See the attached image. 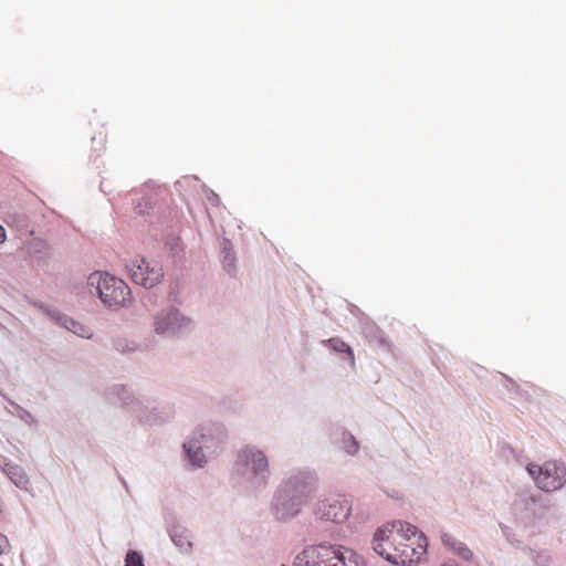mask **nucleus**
Returning a JSON list of instances; mask_svg holds the SVG:
<instances>
[{
  "mask_svg": "<svg viewBox=\"0 0 566 566\" xmlns=\"http://www.w3.org/2000/svg\"><path fill=\"white\" fill-rule=\"evenodd\" d=\"M298 511H300V509H298V507H294V506H293V509H292V510H290V511H286V512H285V504H282V507H280V505H279V504H276V515H277V518H280V520H284V518H286V517H289V516H293V515H295Z\"/></svg>",
  "mask_w": 566,
  "mask_h": 566,
  "instance_id": "dca6fc26",
  "label": "nucleus"
},
{
  "mask_svg": "<svg viewBox=\"0 0 566 566\" xmlns=\"http://www.w3.org/2000/svg\"><path fill=\"white\" fill-rule=\"evenodd\" d=\"M239 459L244 465L251 468L254 474H260L268 470V459L262 451L247 448L240 453Z\"/></svg>",
  "mask_w": 566,
  "mask_h": 566,
  "instance_id": "6e6552de",
  "label": "nucleus"
},
{
  "mask_svg": "<svg viewBox=\"0 0 566 566\" xmlns=\"http://www.w3.org/2000/svg\"><path fill=\"white\" fill-rule=\"evenodd\" d=\"M88 282L91 285H97L99 298L111 308L123 307L130 302V289L118 277L106 273H93Z\"/></svg>",
  "mask_w": 566,
  "mask_h": 566,
  "instance_id": "f03ea898",
  "label": "nucleus"
},
{
  "mask_svg": "<svg viewBox=\"0 0 566 566\" xmlns=\"http://www.w3.org/2000/svg\"><path fill=\"white\" fill-rule=\"evenodd\" d=\"M373 548L391 564L406 566L419 562L426 554L427 538L416 526L394 521L377 528Z\"/></svg>",
  "mask_w": 566,
  "mask_h": 566,
  "instance_id": "f257e3e1",
  "label": "nucleus"
},
{
  "mask_svg": "<svg viewBox=\"0 0 566 566\" xmlns=\"http://www.w3.org/2000/svg\"><path fill=\"white\" fill-rule=\"evenodd\" d=\"M441 541L446 546L450 547L453 552L459 554L464 559H470L473 555L469 547H467L463 543L459 542L448 533H443L441 535Z\"/></svg>",
  "mask_w": 566,
  "mask_h": 566,
  "instance_id": "9d476101",
  "label": "nucleus"
},
{
  "mask_svg": "<svg viewBox=\"0 0 566 566\" xmlns=\"http://www.w3.org/2000/svg\"><path fill=\"white\" fill-rule=\"evenodd\" d=\"M130 279L144 287L150 289L157 285L163 276V268L155 261H147L145 258L137 256L126 264Z\"/></svg>",
  "mask_w": 566,
  "mask_h": 566,
  "instance_id": "20e7f679",
  "label": "nucleus"
},
{
  "mask_svg": "<svg viewBox=\"0 0 566 566\" xmlns=\"http://www.w3.org/2000/svg\"><path fill=\"white\" fill-rule=\"evenodd\" d=\"M329 566H365V560L360 555L350 549L334 546V560L332 559Z\"/></svg>",
  "mask_w": 566,
  "mask_h": 566,
  "instance_id": "1a4fd4ad",
  "label": "nucleus"
},
{
  "mask_svg": "<svg viewBox=\"0 0 566 566\" xmlns=\"http://www.w3.org/2000/svg\"><path fill=\"white\" fill-rule=\"evenodd\" d=\"M114 345H115L116 350L119 353L133 352L136 348L134 343H129L128 340H126L124 338H119V339L115 340Z\"/></svg>",
  "mask_w": 566,
  "mask_h": 566,
  "instance_id": "2eb2a0df",
  "label": "nucleus"
},
{
  "mask_svg": "<svg viewBox=\"0 0 566 566\" xmlns=\"http://www.w3.org/2000/svg\"><path fill=\"white\" fill-rule=\"evenodd\" d=\"M6 240V230L2 226H0V243L4 242Z\"/></svg>",
  "mask_w": 566,
  "mask_h": 566,
  "instance_id": "a211bd4d",
  "label": "nucleus"
},
{
  "mask_svg": "<svg viewBox=\"0 0 566 566\" xmlns=\"http://www.w3.org/2000/svg\"><path fill=\"white\" fill-rule=\"evenodd\" d=\"M188 321L179 316L175 310L164 311L156 316L155 332L159 335H170L178 332Z\"/></svg>",
  "mask_w": 566,
  "mask_h": 566,
  "instance_id": "0eeeda50",
  "label": "nucleus"
},
{
  "mask_svg": "<svg viewBox=\"0 0 566 566\" xmlns=\"http://www.w3.org/2000/svg\"><path fill=\"white\" fill-rule=\"evenodd\" d=\"M352 513V503L344 496H331L317 504L315 514L326 521L342 523Z\"/></svg>",
  "mask_w": 566,
  "mask_h": 566,
  "instance_id": "39448f33",
  "label": "nucleus"
},
{
  "mask_svg": "<svg viewBox=\"0 0 566 566\" xmlns=\"http://www.w3.org/2000/svg\"><path fill=\"white\" fill-rule=\"evenodd\" d=\"M536 486L544 492L560 490L566 484V467L558 461H545L542 465L530 463L526 467Z\"/></svg>",
  "mask_w": 566,
  "mask_h": 566,
  "instance_id": "7ed1b4c3",
  "label": "nucleus"
},
{
  "mask_svg": "<svg viewBox=\"0 0 566 566\" xmlns=\"http://www.w3.org/2000/svg\"><path fill=\"white\" fill-rule=\"evenodd\" d=\"M303 489H308V491H311V488L306 486V485H303Z\"/></svg>",
  "mask_w": 566,
  "mask_h": 566,
  "instance_id": "aec40b11",
  "label": "nucleus"
},
{
  "mask_svg": "<svg viewBox=\"0 0 566 566\" xmlns=\"http://www.w3.org/2000/svg\"><path fill=\"white\" fill-rule=\"evenodd\" d=\"M184 448L187 451L191 464L196 467H202L205 463V455L201 452V448L196 447L193 442L185 443Z\"/></svg>",
  "mask_w": 566,
  "mask_h": 566,
  "instance_id": "9b49d317",
  "label": "nucleus"
},
{
  "mask_svg": "<svg viewBox=\"0 0 566 566\" xmlns=\"http://www.w3.org/2000/svg\"><path fill=\"white\" fill-rule=\"evenodd\" d=\"M334 560V546H310L300 553L293 566H329Z\"/></svg>",
  "mask_w": 566,
  "mask_h": 566,
  "instance_id": "423d86ee",
  "label": "nucleus"
},
{
  "mask_svg": "<svg viewBox=\"0 0 566 566\" xmlns=\"http://www.w3.org/2000/svg\"><path fill=\"white\" fill-rule=\"evenodd\" d=\"M8 545L9 544L7 537L0 534V555L4 553V551L8 548ZM0 566L3 565L0 563Z\"/></svg>",
  "mask_w": 566,
  "mask_h": 566,
  "instance_id": "f3484780",
  "label": "nucleus"
},
{
  "mask_svg": "<svg viewBox=\"0 0 566 566\" xmlns=\"http://www.w3.org/2000/svg\"><path fill=\"white\" fill-rule=\"evenodd\" d=\"M125 566H144L142 555L135 551L128 552L125 558Z\"/></svg>",
  "mask_w": 566,
  "mask_h": 566,
  "instance_id": "4468645a",
  "label": "nucleus"
},
{
  "mask_svg": "<svg viewBox=\"0 0 566 566\" xmlns=\"http://www.w3.org/2000/svg\"><path fill=\"white\" fill-rule=\"evenodd\" d=\"M13 482H14V484H17V485H20V484H21V482H18V481H15V480H13Z\"/></svg>",
  "mask_w": 566,
  "mask_h": 566,
  "instance_id": "6ab92c4d",
  "label": "nucleus"
},
{
  "mask_svg": "<svg viewBox=\"0 0 566 566\" xmlns=\"http://www.w3.org/2000/svg\"><path fill=\"white\" fill-rule=\"evenodd\" d=\"M66 328L70 329L72 333H74L81 337H84V338H90L92 336V331L90 327H87L74 319L66 321Z\"/></svg>",
  "mask_w": 566,
  "mask_h": 566,
  "instance_id": "f8f14e48",
  "label": "nucleus"
},
{
  "mask_svg": "<svg viewBox=\"0 0 566 566\" xmlns=\"http://www.w3.org/2000/svg\"><path fill=\"white\" fill-rule=\"evenodd\" d=\"M328 345L338 353H347L354 364V353L352 348L340 338L334 337L327 340Z\"/></svg>",
  "mask_w": 566,
  "mask_h": 566,
  "instance_id": "ddd939ff",
  "label": "nucleus"
}]
</instances>
